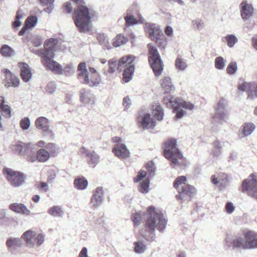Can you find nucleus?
<instances>
[{
  "label": "nucleus",
  "mask_w": 257,
  "mask_h": 257,
  "mask_svg": "<svg viewBox=\"0 0 257 257\" xmlns=\"http://www.w3.org/2000/svg\"><path fill=\"white\" fill-rule=\"evenodd\" d=\"M146 216V229L142 230L141 234L147 240L154 241L155 229L163 232L166 227L167 221L161 213L157 212L152 206L148 208Z\"/></svg>",
  "instance_id": "nucleus-1"
},
{
  "label": "nucleus",
  "mask_w": 257,
  "mask_h": 257,
  "mask_svg": "<svg viewBox=\"0 0 257 257\" xmlns=\"http://www.w3.org/2000/svg\"><path fill=\"white\" fill-rule=\"evenodd\" d=\"M136 59L137 57L136 56L129 55L122 57L118 63L115 60H110L108 61V70L107 71L104 69H103L102 73L107 76L108 73H113L115 71L116 66L117 67V70L119 71H121L122 68L125 67L123 73V81L125 83L128 82L132 79L135 69Z\"/></svg>",
  "instance_id": "nucleus-2"
},
{
  "label": "nucleus",
  "mask_w": 257,
  "mask_h": 257,
  "mask_svg": "<svg viewBox=\"0 0 257 257\" xmlns=\"http://www.w3.org/2000/svg\"><path fill=\"white\" fill-rule=\"evenodd\" d=\"M225 244L228 247L243 249H250L257 248V232L245 230L241 234L228 235L225 240Z\"/></svg>",
  "instance_id": "nucleus-3"
},
{
  "label": "nucleus",
  "mask_w": 257,
  "mask_h": 257,
  "mask_svg": "<svg viewBox=\"0 0 257 257\" xmlns=\"http://www.w3.org/2000/svg\"><path fill=\"white\" fill-rule=\"evenodd\" d=\"M58 41L56 39L51 38L45 43V53L43 55V65L48 69L56 74H62L63 69L61 65L53 60L55 49Z\"/></svg>",
  "instance_id": "nucleus-4"
},
{
  "label": "nucleus",
  "mask_w": 257,
  "mask_h": 257,
  "mask_svg": "<svg viewBox=\"0 0 257 257\" xmlns=\"http://www.w3.org/2000/svg\"><path fill=\"white\" fill-rule=\"evenodd\" d=\"M152 110L155 118L151 117L149 113L140 114L138 118V122L142 128L149 129L154 128L156 125V119L161 121L164 117V111L161 106L158 103L152 104Z\"/></svg>",
  "instance_id": "nucleus-5"
},
{
  "label": "nucleus",
  "mask_w": 257,
  "mask_h": 257,
  "mask_svg": "<svg viewBox=\"0 0 257 257\" xmlns=\"http://www.w3.org/2000/svg\"><path fill=\"white\" fill-rule=\"evenodd\" d=\"M78 78L84 84L90 87L98 86L100 83V78L98 73L93 67H89L88 70L86 69L85 62L80 63L78 66Z\"/></svg>",
  "instance_id": "nucleus-6"
},
{
  "label": "nucleus",
  "mask_w": 257,
  "mask_h": 257,
  "mask_svg": "<svg viewBox=\"0 0 257 257\" xmlns=\"http://www.w3.org/2000/svg\"><path fill=\"white\" fill-rule=\"evenodd\" d=\"M164 102L166 105L173 107L177 118H182L187 114L188 111H192L194 108V104L190 102L170 95L164 97Z\"/></svg>",
  "instance_id": "nucleus-7"
},
{
  "label": "nucleus",
  "mask_w": 257,
  "mask_h": 257,
  "mask_svg": "<svg viewBox=\"0 0 257 257\" xmlns=\"http://www.w3.org/2000/svg\"><path fill=\"white\" fill-rule=\"evenodd\" d=\"M73 18L76 26L80 32L91 30V18L88 8L80 5L74 11Z\"/></svg>",
  "instance_id": "nucleus-8"
},
{
  "label": "nucleus",
  "mask_w": 257,
  "mask_h": 257,
  "mask_svg": "<svg viewBox=\"0 0 257 257\" xmlns=\"http://www.w3.org/2000/svg\"><path fill=\"white\" fill-rule=\"evenodd\" d=\"M164 156L174 166L185 167L186 166V160L177 148V142L175 140H170L166 143Z\"/></svg>",
  "instance_id": "nucleus-9"
},
{
  "label": "nucleus",
  "mask_w": 257,
  "mask_h": 257,
  "mask_svg": "<svg viewBox=\"0 0 257 257\" xmlns=\"http://www.w3.org/2000/svg\"><path fill=\"white\" fill-rule=\"evenodd\" d=\"M187 180L185 176L178 177L174 182V187L177 190L179 193L176 195L178 200L184 201L190 199L196 192L195 188L186 183Z\"/></svg>",
  "instance_id": "nucleus-10"
},
{
  "label": "nucleus",
  "mask_w": 257,
  "mask_h": 257,
  "mask_svg": "<svg viewBox=\"0 0 257 257\" xmlns=\"http://www.w3.org/2000/svg\"><path fill=\"white\" fill-rule=\"evenodd\" d=\"M149 61L155 75L159 76L163 70V64L159 53L156 48L151 44L148 45Z\"/></svg>",
  "instance_id": "nucleus-11"
},
{
  "label": "nucleus",
  "mask_w": 257,
  "mask_h": 257,
  "mask_svg": "<svg viewBox=\"0 0 257 257\" xmlns=\"http://www.w3.org/2000/svg\"><path fill=\"white\" fill-rule=\"evenodd\" d=\"M242 191L248 195L257 198V174L252 173L242 182Z\"/></svg>",
  "instance_id": "nucleus-12"
},
{
  "label": "nucleus",
  "mask_w": 257,
  "mask_h": 257,
  "mask_svg": "<svg viewBox=\"0 0 257 257\" xmlns=\"http://www.w3.org/2000/svg\"><path fill=\"white\" fill-rule=\"evenodd\" d=\"M22 238L27 246L33 247L35 245H41L44 241V236L42 233H37L32 230H28L22 234Z\"/></svg>",
  "instance_id": "nucleus-13"
},
{
  "label": "nucleus",
  "mask_w": 257,
  "mask_h": 257,
  "mask_svg": "<svg viewBox=\"0 0 257 257\" xmlns=\"http://www.w3.org/2000/svg\"><path fill=\"white\" fill-rule=\"evenodd\" d=\"M3 171L7 180L13 186L18 187L24 183L25 177L22 173L10 168H5Z\"/></svg>",
  "instance_id": "nucleus-14"
},
{
  "label": "nucleus",
  "mask_w": 257,
  "mask_h": 257,
  "mask_svg": "<svg viewBox=\"0 0 257 257\" xmlns=\"http://www.w3.org/2000/svg\"><path fill=\"white\" fill-rule=\"evenodd\" d=\"M111 140L115 143L112 152L116 157L120 159H126L130 157V152L120 137H113Z\"/></svg>",
  "instance_id": "nucleus-15"
},
{
  "label": "nucleus",
  "mask_w": 257,
  "mask_h": 257,
  "mask_svg": "<svg viewBox=\"0 0 257 257\" xmlns=\"http://www.w3.org/2000/svg\"><path fill=\"white\" fill-rule=\"evenodd\" d=\"M145 30L149 37L158 45H162L161 37L163 36V33L161 27L155 24H147Z\"/></svg>",
  "instance_id": "nucleus-16"
},
{
  "label": "nucleus",
  "mask_w": 257,
  "mask_h": 257,
  "mask_svg": "<svg viewBox=\"0 0 257 257\" xmlns=\"http://www.w3.org/2000/svg\"><path fill=\"white\" fill-rule=\"evenodd\" d=\"M37 128L42 130L45 136L54 137L55 134L50 127V121L48 118L44 116L38 117L35 122Z\"/></svg>",
  "instance_id": "nucleus-17"
},
{
  "label": "nucleus",
  "mask_w": 257,
  "mask_h": 257,
  "mask_svg": "<svg viewBox=\"0 0 257 257\" xmlns=\"http://www.w3.org/2000/svg\"><path fill=\"white\" fill-rule=\"evenodd\" d=\"M2 72L5 74V86L7 88L10 87H17L20 84V79L14 75L8 69H4Z\"/></svg>",
  "instance_id": "nucleus-18"
},
{
  "label": "nucleus",
  "mask_w": 257,
  "mask_h": 257,
  "mask_svg": "<svg viewBox=\"0 0 257 257\" xmlns=\"http://www.w3.org/2000/svg\"><path fill=\"white\" fill-rule=\"evenodd\" d=\"M240 5L241 17L244 21H247L253 16L254 9L252 5L246 1L242 2Z\"/></svg>",
  "instance_id": "nucleus-19"
},
{
  "label": "nucleus",
  "mask_w": 257,
  "mask_h": 257,
  "mask_svg": "<svg viewBox=\"0 0 257 257\" xmlns=\"http://www.w3.org/2000/svg\"><path fill=\"white\" fill-rule=\"evenodd\" d=\"M104 200V191L102 187L97 188L93 192L91 199V204L93 207L97 208Z\"/></svg>",
  "instance_id": "nucleus-20"
},
{
  "label": "nucleus",
  "mask_w": 257,
  "mask_h": 257,
  "mask_svg": "<svg viewBox=\"0 0 257 257\" xmlns=\"http://www.w3.org/2000/svg\"><path fill=\"white\" fill-rule=\"evenodd\" d=\"M211 181L214 184L224 188L228 185V179L227 174L220 173L213 175L211 178Z\"/></svg>",
  "instance_id": "nucleus-21"
},
{
  "label": "nucleus",
  "mask_w": 257,
  "mask_h": 257,
  "mask_svg": "<svg viewBox=\"0 0 257 257\" xmlns=\"http://www.w3.org/2000/svg\"><path fill=\"white\" fill-rule=\"evenodd\" d=\"M0 223L7 226H15L18 224L14 218L8 215L6 209L0 210Z\"/></svg>",
  "instance_id": "nucleus-22"
},
{
  "label": "nucleus",
  "mask_w": 257,
  "mask_h": 257,
  "mask_svg": "<svg viewBox=\"0 0 257 257\" xmlns=\"http://www.w3.org/2000/svg\"><path fill=\"white\" fill-rule=\"evenodd\" d=\"M19 67L21 70V76L25 82L30 80L32 77V74L29 66L24 62H20L18 64Z\"/></svg>",
  "instance_id": "nucleus-23"
},
{
  "label": "nucleus",
  "mask_w": 257,
  "mask_h": 257,
  "mask_svg": "<svg viewBox=\"0 0 257 257\" xmlns=\"http://www.w3.org/2000/svg\"><path fill=\"white\" fill-rule=\"evenodd\" d=\"M35 147V144L30 143H24L22 142H18L16 144L13 146L12 149L16 152L24 155L26 151L29 149H32Z\"/></svg>",
  "instance_id": "nucleus-24"
},
{
  "label": "nucleus",
  "mask_w": 257,
  "mask_h": 257,
  "mask_svg": "<svg viewBox=\"0 0 257 257\" xmlns=\"http://www.w3.org/2000/svg\"><path fill=\"white\" fill-rule=\"evenodd\" d=\"M80 99L81 101L85 105L93 104L95 102V97L89 90H81Z\"/></svg>",
  "instance_id": "nucleus-25"
},
{
  "label": "nucleus",
  "mask_w": 257,
  "mask_h": 257,
  "mask_svg": "<svg viewBox=\"0 0 257 257\" xmlns=\"http://www.w3.org/2000/svg\"><path fill=\"white\" fill-rule=\"evenodd\" d=\"M9 208L18 213L26 215H29L31 214L30 210L24 204L22 203H12L9 205Z\"/></svg>",
  "instance_id": "nucleus-26"
},
{
  "label": "nucleus",
  "mask_w": 257,
  "mask_h": 257,
  "mask_svg": "<svg viewBox=\"0 0 257 257\" xmlns=\"http://www.w3.org/2000/svg\"><path fill=\"white\" fill-rule=\"evenodd\" d=\"M238 90L242 92L247 91L248 92V98L252 99L254 98L253 92L252 89L254 87L250 83L246 82H242L239 83L237 87Z\"/></svg>",
  "instance_id": "nucleus-27"
},
{
  "label": "nucleus",
  "mask_w": 257,
  "mask_h": 257,
  "mask_svg": "<svg viewBox=\"0 0 257 257\" xmlns=\"http://www.w3.org/2000/svg\"><path fill=\"white\" fill-rule=\"evenodd\" d=\"M128 41L127 37L122 34H118L112 40V44L114 47H119L125 45Z\"/></svg>",
  "instance_id": "nucleus-28"
},
{
  "label": "nucleus",
  "mask_w": 257,
  "mask_h": 257,
  "mask_svg": "<svg viewBox=\"0 0 257 257\" xmlns=\"http://www.w3.org/2000/svg\"><path fill=\"white\" fill-rule=\"evenodd\" d=\"M22 238L11 237L6 241L7 246L11 249L17 247H21L23 245Z\"/></svg>",
  "instance_id": "nucleus-29"
},
{
  "label": "nucleus",
  "mask_w": 257,
  "mask_h": 257,
  "mask_svg": "<svg viewBox=\"0 0 257 257\" xmlns=\"http://www.w3.org/2000/svg\"><path fill=\"white\" fill-rule=\"evenodd\" d=\"M161 85L166 93H170L174 89L172 84L171 79L169 77H165L162 79Z\"/></svg>",
  "instance_id": "nucleus-30"
},
{
  "label": "nucleus",
  "mask_w": 257,
  "mask_h": 257,
  "mask_svg": "<svg viewBox=\"0 0 257 257\" xmlns=\"http://www.w3.org/2000/svg\"><path fill=\"white\" fill-rule=\"evenodd\" d=\"M50 153L45 149H40L37 151V159L39 162L44 163L50 158Z\"/></svg>",
  "instance_id": "nucleus-31"
},
{
  "label": "nucleus",
  "mask_w": 257,
  "mask_h": 257,
  "mask_svg": "<svg viewBox=\"0 0 257 257\" xmlns=\"http://www.w3.org/2000/svg\"><path fill=\"white\" fill-rule=\"evenodd\" d=\"M48 213L54 217H62L64 215V211L62 206H54L50 208Z\"/></svg>",
  "instance_id": "nucleus-32"
},
{
  "label": "nucleus",
  "mask_w": 257,
  "mask_h": 257,
  "mask_svg": "<svg viewBox=\"0 0 257 257\" xmlns=\"http://www.w3.org/2000/svg\"><path fill=\"white\" fill-rule=\"evenodd\" d=\"M1 54L4 57L10 58L15 55V50L7 45H3L0 49Z\"/></svg>",
  "instance_id": "nucleus-33"
},
{
  "label": "nucleus",
  "mask_w": 257,
  "mask_h": 257,
  "mask_svg": "<svg viewBox=\"0 0 257 257\" xmlns=\"http://www.w3.org/2000/svg\"><path fill=\"white\" fill-rule=\"evenodd\" d=\"M175 67L179 71H183L185 70L188 67L186 60L178 56L175 60Z\"/></svg>",
  "instance_id": "nucleus-34"
},
{
  "label": "nucleus",
  "mask_w": 257,
  "mask_h": 257,
  "mask_svg": "<svg viewBox=\"0 0 257 257\" xmlns=\"http://www.w3.org/2000/svg\"><path fill=\"white\" fill-rule=\"evenodd\" d=\"M191 27L194 31H199L204 29L205 27V24L202 19L200 18H196L192 21Z\"/></svg>",
  "instance_id": "nucleus-35"
},
{
  "label": "nucleus",
  "mask_w": 257,
  "mask_h": 257,
  "mask_svg": "<svg viewBox=\"0 0 257 257\" xmlns=\"http://www.w3.org/2000/svg\"><path fill=\"white\" fill-rule=\"evenodd\" d=\"M134 251L138 254H142L146 251L147 249V245L143 240H138L134 243Z\"/></svg>",
  "instance_id": "nucleus-36"
},
{
  "label": "nucleus",
  "mask_w": 257,
  "mask_h": 257,
  "mask_svg": "<svg viewBox=\"0 0 257 257\" xmlns=\"http://www.w3.org/2000/svg\"><path fill=\"white\" fill-rule=\"evenodd\" d=\"M87 157L88 163L92 167H94L99 162L100 157L94 151H92Z\"/></svg>",
  "instance_id": "nucleus-37"
},
{
  "label": "nucleus",
  "mask_w": 257,
  "mask_h": 257,
  "mask_svg": "<svg viewBox=\"0 0 257 257\" xmlns=\"http://www.w3.org/2000/svg\"><path fill=\"white\" fill-rule=\"evenodd\" d=\"M99 44L104 48L107 49H111L112 46L109 42V39L104 34H99L98 37Z\"/></svg>",
  "instance_id": "nucleus-38"
},
{
  "label": "nucleus",
  "mask_w": 257,
  "mask_h": 257,
  "mask_svg": "<svg viewBox=\"0 0 257 257\" xmlns=\"http://www.w3.org/2000/svg\"><path fill=\"white\" fill-rule=\"evenodd\" d=\"M75 187L78 190H84L88 185V182L84 178H77L74 180Z\"/></svg>",
  "instance_id": "nucleus-39"
},
{
  "label": "nucleus",
  "mask_w": 257,
  "mask_h": 257,
  "mask_svg": "<svg viewBox=\"0 0 257 257\" xmlns=\"http://www.w3.org/2000/svg\"><path fill=\"white\" fill-rule=\"evenodd\" d=\"M222 41L223 42L226 41L227 46L230 48H232L237 42L238 39L234 35H228L222 38Z\"/></svg>",
  "instance_id": "nucleus-40"
},
{
  "label": "nucleus",
  "mask_w": 257,
  "mask_h": 257,
  "mask_svg": "<svg viewBox=\"0 0 257 257\" xmlns=\"http://www.w3.org/2000/svg\"><path fill=\"white\" fill-rule=\"evenodd\" d=\"M226 63V60L221 56L217 57L214 60L215 67L218 70L224 69Z\"/></svg>",
  "instance_id": "nucleus-41"
},
{
  "label": "nucleus",
  "mask_w": 257,
  "mask_h": 257,
  "mask_svg": "<svg viewBox=\"0 0 257 257\" xmlns=\"http://www.w3.org/2000/svg\"><path fill=\"white\" fill-rule=\"evenodd\" d=\"M34 148L35 147L28 149L24 155L27 156V161L31 163H33L37 160L38 161L37 153L36 154L34 151Z\"/></svg>",
  "instance_id": "nucleus-42"
},
{
  "label": "nucleus",
  "mask_w": 257,
  "mask_h": 257,
  "mask_svg": "<svg viewBox=\"0 0 257 257\" xmlns=\"http://www.w3.org/2000/svg\"><path fill=\"white\" fill-rule=\"evenodd\" d=\"M46 149L50 153L51 157H55L58 153V149L56 145L52 143H48Z\"/></svg>",
  "instance_id": "nucleus-43"
},
{
  "label": "nucleus",
  "mask_w": 257,
  "mask_h": 257,
  "mask_svg": "<svg viewBox=\"0 0 257 257\" xmlns=\"http://www.w3.org/2000/svg\"><path fill=\"white\" fill-rule=\"evenodd\" d=\"M150 181L148 179L142 181L140 183V185L139 188V191L143 194H146L149 192V190Z\"/></svg>",
  "instance_id": "nucleus-44"
},
{
  "label": "nucleus",
  "mask_w": 257,
  "mask_h": 257,
  "mask_svg": "<svg viewBox=\"0 0 257 257\" xmlns=\"http://www.w3.org/2000/svg\"><path fill=\"white\" fill-rule=\"evenodd\" d=\"M255 128V125L252 123H247L244 124L242 131L244 136L250 135Z\"/></svg>",
  "instance_id": "nucleus-45"
},
{
  "label": "nucleus",
  "mask_w": 257,
  "mask_h": 257,
  "mask_svg": "<svg viewBox=\"0 0 257 257\" xmlns=\"http://www.w3.org/2000/svg\"><path fill=\"white\" fill-rule=\"evenodd\" d=\"M57 89V85L55 82H49L45 87L46 92L49 94H54Z\"/></svg>",
  "instance_id": "nucleus-46"
},
{
  "label": "nucleus",
  "mask_w": 257,
  "mask_h": 257,
  "mask_svg": "<svg viewBox=\"0 0 257 257\" xmlns=\"http://www.w3.org/2000/svg\"><path fill=\"white\" fill-rule=\"evenodd\" d=\"M24 14L22 10H19L18 11L15 20L14 22V26L15 28L19 27L21 25L22 22L20 19L24 17Z\"/></svg>",
  "instance_id": "nucleus-47"
},
{
  "label": "nucleus",
  "mask_w": 257,
  "mask_h": 257,
  "mask_svg": "<svg viewBox=\"0 0 257 257\" xmlns=\"http://www.w3.org/2000/svg\"><path fill=\"white\" fill-rule=\"evenodd\" d=\"M37 18L35 16H31L29 17L26 21L25 25L29 29L33 28L37 23Z\"/></svg>",
  "instance_id": "nucleus-48"
},
{
  "label": "nucleus",
  "mask_w": 257,
  "mask_h": 257,
  "mask_svg": "<svg viewBox=\"0 0 257 257\" xmlns=\"http://www.w3.org/2000/svg\"><path fill=\"white\" fill-rule=\"evenodd\" d=\"M125 23L128 26L136 25L138 23V20L133 15H127L124 17Z\"/></svg>",
  "instance_id": "nucleus-49"
},
{
  "label": "nucleus",
  "mask_w": 257,
  "mask_h": 257,
  "mask_svg": "<svg viewBox=\"0 0 257 257\" xmlns=\"http://www.w3.org/2000/svg\"><path fill=\"white\" fill-rule=\"evenodd\" d=\"M237 69V64L236 62H232L228 65L226 71L230 75L234 74L236 71Z\"/></svg>",
  "instance_id": "nucleus-50"
},
{
  "label": "nucleus",
  "mask_w": 257,
  "mask_h": 257,
  "mask_svg": "<svg viewBox=\"0 0 257 257\" xmlns=\"http://www.w3.org/2000/svg\"><path fill=\"white\" fill-rule=\"evenodd\" d=\"M1 108L2 109V114L3 116L7 118L11 116V110L9 106L5 104Z\"/></svg>",
  "instance_id": "nucleus-51"
},
{
  "label": "nucleus",
  "mask_w": 257,
  "mask_h": 257,
  "mask_svg": "<svg viewBox=\"0 0 257 257\" xmlns=\"http://www.w3.org/2000/svg\"><path fill=\"white\" fill-rule=\"evenodd\" d=\"M227 117V112L224 110H217L216 111V113L215 114V117L218 118L222 120H225Z\"/></svg>",
  "instance_id": "nucleus-52"
},
{
  "label": "nucleus",
  "mask_w": 257,
  "mask_h": 257,
  "mask_svg": "<svg viewBox=\"0 0 257 257\" xmlns=\"http://www.w3.org/2000/svg\"><path fill=\"white\" fill-rule=\"evenodd\" d=\"M132 220L135 225H138L140 224L141 220L142 218V214L141 213H137L136 214H133L132 215Z\"/></svg>",
  "instance_id": "nucleus-53"
},
{
  "label": "nucleus",
  "mask_w": 257,
  "mask_h": 257,
  "mask_svg": "<svg viewBox=\"0 0 257 257\" xmlns=\"http://www.w3.org/2000/svg\"><path fill=\"white\" fill-rule=\"evenodd\" d=\"M21 127L23 130H28L30 125V120L28 117L23 118L20 121Z\"/></svg>",
  "instance_id": "nucleus-54"
},
{
  "label": "nucleus",
  "mask_w": 257,
  "mask_h": 257,
  "mask_svg": "<svg viewBox=\"0 0 257 257\" xmlns=\"http://www.w3.org/2000/svg\"><path fill=\"white\" fill-rule=\"evenodd\" d=\"M146 168L147 169V171L149 172L150 175L152 176L154 175V172L156 168L153 162H150L148 163L146 165Z\"/></svg>",
  "instance_id": "nucleus-55"
},
{
  "label": "nucleus",
  "mask_w": 257,
  "mask_h": 257,
  "mask_svg": "<svg viewBox=\"0 0 257 257\" xmlns=\"http://www.w3.org/2000/svg\"><path fill=\"white\" fill-rule=\"evenodd\" d=\"M56 173L54 170H50L48 172V176L47 178L48 183H52L56 178Z\"/></svg>",
  "instance_id": "nucleus-56"
},
{
  "label": "nucleus",
  "mask_w": 257,
  "mask_h": 257,
  "mask_svg": "<svg viewBox=\"0 0 257 257\" xmlns=\"http://www.w3.org/2000/svg\"><path fill=\"white\" fill-rule=\"evenodd\" d=\"M147 173L144 171H141L137 175L136 178L134 179L135 182H138L140 181L142 179L146 176Z\"/></svg>",
  "instance_id": "nucleus-57"
},
{
  "label": "nucleus",
  "mask_w": 257,
  "mask_h": 257,
  "mask_svg": "<svg viewBox=\"0 0 257 257\" xmlns=\"http://www.w3.org/2000/svg\"><path fill=\"white\" fill-rule=\"evenodd\" d=\"M122 104L125 109H127L130 107L131 101L128 96H125L123 98Z\"/></svg>",
  "instance_id": "nucleus-58"
},
{
  "label": "nucleus",
  "mask_w": 257,
  "mask_h": 257,
  "mask_svg": "<svg viewBox=\"0 0 257 257\" xmlns=\"http://www.w3.org/2000/svg\"><path fill=\"white\" fill-rule=\"evenodd\" d=\"M225 100L221 99L218 101L217 104V108L216 111L220 110H224L225 109Z\"/></svg>",
  "instance_id": "nucleus-59"
},
{
  "label": "nucleus",
  "mask_w": 257,
  "mask_h": 257,
  "mask_svg": "<svg viewBox=\"0 0 257 257\" xmlns=\"http://www.w3.org/2000/svg\"><path fill=\"white\" fill-rule=\"evenodd\" d=\"M226 211L228 214L232 213L234 210V206L231 202H228L225 206Z\"/></svg>",
  "instance_id": "nucleus-60"
},
{
  "label": "nucleus",
  "mask_w": 257,
  "mask_h": 257,
  "mask_svg": "<svg viewBox=\"0 0 257 257\" xmlns=\"http://www.w3.org/2000/svg\"><path fill=\"white\" fill-rule=\"evenodd\" d=\"M224 144L225 142L216 140L214 142V148L222 150V149L224 146Z\"/></svg>",
  "instance_id": "nucleus-61"
},
{
  "label": "nucleus",
  "mask_w": 257,
  "mask_h": 257,
  "mask_svg": "<svg viewBox=\"0 0 257 257\" xmlns=\"http://www.w3.org/2000/svg\"><path fill=\"white\" fill-rule=\"evenodd\" d=\"M31 51L32 52H33L34 54L39 55H42V62L43 63V55L44 54H45L44 50H39L37 49L36 48H32L31 49Z\"/></svg>",
  "instance_id": "nucleus-62"
},
{
  "label": "nucleus",
  "mask_w": 257,
  "mask_h": 257,
  "mask_svg": "<svg viewBox=\"0 0 257 257\" xmlns=\"http://www.w3.org/2000/svg\"><path fill=\"white\" fill-rule=\"evenodd\" d=\"M33 43L36 47H39L42 44V40L39 36L36 37L33 40Z\"/></svg>",
  "instance_id": "nucleus-63"
},
{
  "label": "nucleus",
  "mask_w": 257,
  "mask_h": 257,
  "mask_svg": "<svg viewBox=\"0 0 257 257\" xmlns=\"http://www.w3.org/2000/svg\"><path fill=\"white\" fill-rule=\"evenodd\" d=\"M222 154V150L220 149H217L215 148H213V149L212 150L211 154L215 157H218L220 156Z\"/></svg>",
  "instance_id": "nucleus-64"
}]
</instances>
